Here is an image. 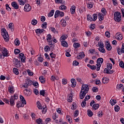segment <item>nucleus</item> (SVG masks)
I'll list each match as a JSON object with an SVG mask.
<instances>
[{
    "mask_svg": "<svg viewBox=\"0 0 124 124\" xmlns=\"http://www.w3.org/2000/svg\"><path fill=\"white\" fill-rule=\"evenodd\" d=\"M31 24L33 25V26H35V25L37 24V20L36 19H33L31 21Z\"/></svg>",
    "mask_w": 124,
    "mask_h": 124,
    "instance_id": "nucleus-45",
    "label": "nucleus"
},
{
    "mask_svg": "<svg viewBox=\"0 0 124 124\" xmlns=\"http://www.w3.org/2000/svg\"><path fill=\"white\" fill-rule=\"evenodd\" d=\"M109 102L110 104L113 106V105H115V104L117 103V100L112 99V100H111Z\"/></svg>",
    "mask_w": 124,
    "mask_h": 124,
    "instance_id": "nucleus-44",
    "label": "nucleus"
},
{
    "mask_svg": "<svg viewBox=\"0 0 124 124\" xmlns=\"http://www.w3.org/2000/svg\"><path fill=\"white\" fill-rule=\"evenodd\" d=\"M68 37V36L67 35H62L60 38V41L61 42H62V41H64L66 38Z\"/></svg>",
    "mask_w": 124,
    "mask_h": 124,
    "instance_id": "nucleus-23",
    "label": "nucleus"
},
{
    "mask_svg": "<svg viewBox=\"0 0 124 124\" xmlns=\"http://www.w3.org/2000/svg\"><path fill=\"white\" fill-rule=\"evenodd\" d=\"M87 21L89 22H93V17L92 16V15L90 14H88L87 16Z\"/></svg>",
    "mask_w": 124,
    "mask_h": 124,
    "instance_id": "nucleus-25",
    "label": "nucleus"
},
{
    "mask_svg": "<svg viewBox=\"0 0 124 124\" xmlns=\"http://www.w3.org/2000/svg\"><path fill=\"white\" fill-rule=\"evenodd\" d=\"M104 16H105L103 15L101 13H99L98 14V18L99 21H100L101 22L102 21H103V20L104 19Z\"/></svg>",
    "mask_w": 124,
    "mask_h": 124,
    "instance_id": "nucleus-18",
    "label": "nucleus"
},
{
    "mask_svg": "<svg viewBox=\"0 0 124 124\" xmlns=\"http://www.w3.org/2000/svg\"><path fill=\"white\" fill-rule=\"evenodd\" d=\"M8 91L11 93H14V87L13 86H10L8 87Z\"/></svg>",
    "mask_w": 124,
    "mask_h": 124,
    "instance_id": "nucleus-29",
    "label": "nucleus"
},
{
    "mask_svg": "<svg viewBox=\"0 0 124 124\" xmlns=\"http://www.w3.org/2000/svg\"><path fill=\"white\" fill-rule=\"evenodd\" d=\"M11 5L15 9H19V4L17 2L14 1L12 3Z\"/></svg>",
    "mask_w": 124,
    "mask_h": 124,
    "instance_id": "nucleus-14",
    "label": "nucleus"
},
{
    "mask_svg": "<svg viewBox=\"0 0 124 124\" xmlns=\"http://www.w3.org/2000/svg\"><path fill=\"white\" fill-rule=\"evenodd\" d=\"M96 70L97 71H99V70H100V67L101 66V64H99V63H97L96 64Z\"/></svg>",
    "mask_w": 124,
    "mask_h": 124,
    "instance_id": "nucleus-52",
    "label": "nucleus"
},
{
    "mask_svg": "<svg viewBox=\"0 0 124 124\" xmlns=\"http://www.w3.org/2000/svg\"><path fill=\"white\" fill-rule=\"evenodd\" d=\"M23 93H24V95L25 96H30L31 94V90H28V89H25L23 91Z\"/></svg>",
    "mask_w": 124,
    "mask_h": 124,
    "instance_id": "nucleus-10",
    "label": "nucleus"
},
{
    "mask_svg": "<svg viewBox=\"0 0 124 124\" xmlns=\"http://www.w3.org/2000/svg\"><path fill=\"white\" fill-rule=\"evenodd\" d=\"M13 62L14 63V64H15V65H17L16 66V67H20V66H21V63H18L20 62H19L18 59L14 58L13 60Z\"/></svg>",
    "mask_w": 124,
    "mask_h": 124,
    "instance_id": "nucleus-9",
    "label": "nucleus"
},
{
    "mask_svg": "<svg viewBox=\"0 0 124 124\" xmlns=\"http://www.w3.org/2000/svg\"><path fill=\"white\" fill-rule=\"evenodd\" d=\"M102 82L103 84H107L109 82V78H103Z\"/></svg>",
    "mask_w": 124,
    "mask_h": 124,
    "instance_id": "nucleus-27",
    "label": "nucleus"
},
{
    "mask_svg": "<svg viewBox=\"0 0 124 124\" xmlns=\"http://www.w3.org/2000/svg\"><path fill=\"white\" fill-rule=\"evenodd\" d=\"M33 85L35 88H38V87H39L38 83L37 82H36V81H35V82L33 83Z\"/></svg>",
    "mask_w": 124,
    "mask_h": 124,
    "instance_id": "nucleus-63",
    "label": "nucleus"
},
{
    "mask_svg": "<svg viewBox=\"0 0 124 124\" xmlns=\"http://www.w3.org/2000/svg\"><path fill=\"white\" fill-rule=\"evenodd\" d=\"M93 4L92 2H89L87 4V7L88 8H89V9H91V8H93Z\"/></svg>",
    "mask_w": 124,
    "mask_h": 124,
    "instance_id": "nucleus-46",
    "label": "nucleus"
},
{
    "mask_svg": "<svg viewBox=\"0 0 124 124\" xmlns=\"http://www.w3.org/2000/svg\"><path fill=\"white\" fill-rule=\"evenodd\" d=\"M92 91L93 93H97V92H98V88L96 87H94L93 88Z\"/></svg>",
    "mask_w": 124,
    "mask_h": 124,
    "instance_id": "nucleus-54",
    "label": "nucleus"
},
{
    "mask_svg": "<svg viewBox=\"0 0 124 124\" xmlns=\"http://www.w3.org/2000/svg\"><path fill=\"white\" fill-rule=\"evenodd\" d=\"M20 50L18 49H15V51H14V53L15 54V55H18V54H19V53H20Z\"/></svg>",
    "mask_w": 124,
    "mask_h": 124,
    "instance_id": "nucleus-62",
    "label": "nucleus"
},
{
    "mask_svg": "<svg viewBox=\"0 0 124 124\" xmlns=\"http://www.w3.org/2000/svg\"><path fill=\"white\" fill-rule=\"evenodd\" d=\"M72 97H73V95H72V93H70L68 95V102H72L73 100Z\"/></svg>",
    "mask_w": 124,
    "mask_h": 124,
    "instance_id": "nucleus-21",
    "label": "nucleus"
},
{
    "mask_svg": "<svg viewBox=\"0 0 124 124\" xmlns=\"http://www.w3.org/2000/svg\"><path fill=\"white\" fill-rule=\"evenodd\" d=\"M59 16H60V17H63V16H64V13H63V12H62L59 10H57L55 12V13L54 15V17L58 18Z\"/></svg>",
    "mask_w": 124,
    "mask_h": 124,
    "instance_id": "nucleus-7",
    "label": "nucleus"
},
{
    "mask_svg": "<svg viewBox=\"0 0 124 124\" xmlns=\"http://www.w3.org/2000/svg\"><path fill=\"white\" fill-rule=\"evenodd\" d=\"M25 104L22 103V102H19L16 104V107L17 108H20V107H24V105Z\"/></svg>",
    "mask_w": 124,
    "mask_h": 124,
    "instance_id": "nucleus-31",
    "label": "nucleus"
},
{
    "mask_svg": "<svg viewBox=\"0 0 124 124\" xmlns=\"http://www.w3.org/2000/svg\"><path fill=\"white\" fill-rule=\"evenodd\" d=\"M107 44H106V47L108 51H110V50H112V46H111V45H110V43H108V42H107Z\"/></svg>",
    "mask_w": 124,
    "mask_h": 124,
    "instance_id": "nucleus-22",
    "label": "nucleus"
},
{
    "mask_svg": "<svg viewBox=\"0 0 124 124\" xmlns=\"http://www.w3.org/2000/svg\"><path fill=\"white\" fill-rule=\"evenodd\" d=\"M49 50H50V47H49V46H45V52H48Z\"/></svg>",
    "mask_w": 124,
    "mask_h": 124,
    "instance_id": "nucleus-59",
    "label": "nucleus"
},
{
    "mask_svg": "<svg viewBox=\"0 0 124 124\" xmlns=\"http://www.w3.org/2000/svg\"><path fill=\"white\" fill-rule=\"evenodd\" d=\"M46 41H47V42H49V45H50V47H52V48H54V47H55V46L53 45V43H52L53 40H52V36L51 35V34H48L46 36Z\"/></svg>",
    "mask_w": 124,
    "mask_h": 124,
    "instance_id": "nucleus-5",
    "label": "nucleus"
},
{
    "mask_svg": "<svg viewBox=\"0 0 124 124\" xmlns=\"http://www.w3.org/2000/svg\"><path fill=\"white\" fill-rule=\"evenodd\" d=\"M60 10H65L66 9V6L64 5H62L59 7Z\"/></svg>",
    "mask_w": 124,
    "mask_h": 124,
    "instance_id": "nucleus-42",
    "label": "nucleus"
},
{
    "mask_svg": "<svg viewBox=\"0 0 124 124\" xmlns=\"http://www.w3.org/2000/svg\"><path fill=\"white\" fill-rule=\"evenodd\" d=\"M103 63V58H99L97 60V63H99V64H102Z\"/></svg>",
    "mask_w": 124,
    "mask_h": 124,
    "instance_id": "nucleus-28",
    "label": "nucleus"
},
{
    "mask_svg": "<svg viewBox=\"0 0 124 124\" xmlns=\"http://www.w3.org/2000/svg\"><path fill=\"white\" fill-rule=\"evenodd\" d=\"M45 93H46V92H45V90H42L40 92V94H41V95H42L43 96H44Z\"/></svg>",
    "mask_w": 124,
    "mask_h": 124,
    "instance_id": "nucleus-60",
    "label": "nucleus"
},
{
    "mask_svg": "<svg viewBox=\"0 0 124 124\" xmlns=\"http://www.w3.org/2000/svg\"><path fill=\"white\" fill-rule=\"evenodd\" d=\"M13 70L15 74H16V75H19V71H18V69H17V68H14Z\"/></svg>",
    "mask_w": 124,
    "mask_h": 124,
    "instance_id": "nucleus-41",
    "label": "nucleus"
},
{
    "mask_svg": "<svg viewBox=\"0 0 124 124\" xmlns=\"http://www.w3.org/2000/svg\"><path fill=\"white\" fill-rule=\"evenodd\" d=\"M119 65L122 68H124V62L123 61H121L119 63Z\"/></svg>",
    "mask_w": 124,
    "mask_h": 124,
    "instance_id": "nucleus-61",
    "label": "nucleus"
},
{
    "mask_svg": "<svg viewBox=\"0 0 124 124\" xmlns=\"http://www.w3.org/2000/svg\"><path fill=\"white\" fill-rule=\"evenodd\" d=\"M54 13H55V10H52L48 14V17H52V16L54 15Z\"/></svg>",
    "mask_w": 124,
    "mask_h": 124,
    "instance_id": "nucleus-38",
    "label": "nucleus"
},
{
    "mask_svg": "<svg viewBox=\"0 0 124 124\" xmlns=\"http://www.w3.org/2000/svg\"><path fill=\"white\" fill-rule=\"evenodd\" d=\"M50 56L51 58V59H56V54L53 52H51L50 54Z\"/></svg>",
    "mask_w": 124,
    "mask_h": 124,
    "instance_id": "nucleus-58",
    "label": "nucleus"
},
{
    "mask_svg": "<svg viewBox=\"0 0 124 124\" xmlns=\"http://www.w3.org/2000/svg\"><path fill=\"white\" fill-rule=\"evenodd\" d=\"M104 73H107V74H112L114 73V70H108L107 68H105L104 70Z\"/></svg>",
    "mask_w": 124,
    "mask_h": 124,
    "instance_id": "nucleus-20",
    "label": "nucleus"
},
{
    "mask_svg": "<svg viewBox=\"0 0 124 124\" xmlns=\"http://www.w3.org/2000/svg\"><path fill=\"white\" fill-rule=\"evenodd\" d=\"M90 53H91L92 54H97V55H98V54L95 52V49H91L89 50Z\"/></svg>",
    "mask_w": 124,
    "mask_h": 124,
    "instance_id": "nucleus-47",
    "label": "nucleus"
},
{
    "mask_svg": "<svg viewBox=\"0 0 124 124\" xmlns=\"http://www.w3.org/2000/svg\"><path fill=\"white\" fill-rule=\"evenodd\" d=\"M61 24L62 27H66V21L63 19L61 20Z\"/></svg>",
    "mask_w": 124,
    "mask_h": 124,
    "instance_id": "nucleus-24",
    "label": "nucleus"
},
{
    "mask_svg": "<svg viewBox=\"0 0 124 124\" xmlns=\"http://www.w3.org/2000/svg\"><path fill=\"white\" fill-rule=\"evenodd\" d=\"M73 46L74 47V48H78L79 47H80V44L78 43H75L73 45Z\"/></svg>",
    "mask_w": 124,
    "mask_h": 124,
    "instance_id": "nucleus-53",
    "label": "nucleus"
},
{
    "mask_svg": "<svg viewBox=\"0 0 124 124\" xmlns=\"http://www.w3.org/2000/svg\"><path fill=\"white\" fill-rule=\"evenodd\" d=\"M117 51L118 55H121L122 54V52H121L122 51V48L118 46L117 48Z\"/></svg>",
    "mask_w": 124,
    "mask_h": 124,
    "instance_id": "nucleus-55",
    "label": "nucleus"
},
{
    "mask_svg": "<svg viewBox=\"0 0 124 124\" xmlns=\"http://www.w3.org/2000/svg\"><path fill=\"white\" fill-rule=\"evenodd\" d=\"M31 10V7L29 4H26L24 6V11L25 12H30Z\"/></svg>",
    "mask_w": 124,
    "mask_h": 124,
    "instance_id": "nucleus-8",
    "label": "nucleus"
},
{
    "mask_svg": "<svg viewBox=\"0 0 124 124\" xmlns=\"http://www.w3.org/2000/svg\"><path fill=\"white\" fill-rule=\"evenodd\" d=\"M112 64L111 63L108 64L107 66V69L108 70H111V69H112Z\"/></svg>",
    "mask_w": 124,
    "mask_h": 124,
    "instance_id": "nucleus-56",
    "label": "nucleus"
},
{
    "mask_svg": "<svg viewBox=\"0 0 124 124\" xmlns=\"http://www.w3.org/2000/svg\"><path fill=\"white\" fill-rule=\"evenodd\" d=\"M42 119H41V118H39L36 120V123H37V124H42Z\"/></svg>",
    "mask_w": 124,
    "mask_h": 124,
    "instance_id": "nucleus-50",
    "label": "nucleus"
},
{
    "mask_svg": "<svg viewBox=\"0 0 124 124\" xmlns=\"http://www.w3.org/2000/svg\"><path fill=\"white\" fill-rule=\"evenodd\" d=\"M101 12H102L103 15H106V14L107 13V12L106 11V9L103 8L101 10Z\"/></svg>",
    "mask_w": 124,
    "mask_h": 124,
    "instance_id": "nucleus-51",
    "label": "nucleus"
},
{
    "mask_svg": "<svg viewBox=\"0 0 124 124\" xmlns=\"http://www.w3.org/2000/svg\"><path fill=\"white\" fill-rule=\"evenodd\" d=\"M62 42V45L63 47H68V44L66 41H63Z\"/></svg>",
    "mask_w": 124,
    "mask_h": 124,
    "instance_id": "nucleus-36",
    "label": "nucleus"
},
{
    "mask_svg": "<svg viewBox=\"0 0 124 124\" xmlns=\"http://www.w3.org/2000/svg\"><path fill=\"white\" fill-rule=\"evenodd\" d=\"M37 107L38 108V109H42V106H41V104L39 101L37 102Z\"/></svg>",
    "mask_w": 124,
    "mask_h": 124,
    "instance_id": "nucleus-43",
    "label": "nucleus"
},
{
    "mask_svg": "<svg viewBox=\"0 0 124 124\" xmlns=\"http://www.w3.org/2000/svg\"><path fill=\"white\" fill-rule=\"evenodd\" d=\"M14 42L16 46H19L20 45V41L18 39H16Z\"/></svg>",
    "mask_w": 124,
    "mask_h": 124,
    "instance_id": "nucleus-37",
    "label": "nucleus"
},
{
    "mask_svg": "<svg viewBox=\"0 0 124 124\" xmlns=\"http://www.w3.org/2000/svg\"><path fill=\"white\" fill-rule=\"evenodd\" d=\"M0 51L2 54H0V57L1 59L4 58V57H8V50L4 47H0Z\"/></svg>",
    "mask_w": 124,
    "mask_h": 124,
    "instance_id": "nucleus-1",
    "label": "nucleus"
},
{
    "mask_svg": "<svg viewBox=\"0 0 124 124\" xmlns=\"http://www.w3.org/2000/svg\"><path fill=\"white\" fill-rule=\"evenodd\" d=\"M98 50L101 53H104V54L106 53V51L105 50V49L103 47H99L98 48Z\"/></svg>",
    "mask_w": 124,
    "mask_h": 124,
    "instance_id": "nucleus-35",
    "label": "nucleus"
},
{
    "mask_svg": "<svg viewBox=\"0 0 124 124\" xmlns=\"http://www.w3.org/2000/svg\"><path fill=\"white\" fill-rule=\"evenodd\" d=\"M115 38L118 40H122L123 39V35L121 33H117L115 35Z\"/></svg>",
    "mask_w": 124,
    "mask_h": 124,
    "instance_id": "nucleus-13",
    "label": "nucleus"
},
{
    "mask_svg": "<svg viewBox=\"0 0 124 124\" xmlns=\"http://www.w3.org/2000/svg\"><path fill=\"white\" fill-rule=\"evenodd\" d=\"M45 31V30H44V29H37L35 31L36 33H42V32H43V31Z\"/></svg>",
    "mask_w": 124,
    "mask_h": 124,
    "instance_id": "nucleus-34",
    "label": "nucleus"
},
{
    "mask_svg": "<svg viewBox=\"0 0 124 124\" xmlns=\"http://www.w3.org/2000/svg\"><path fill=\"white\" fill-rule=\"evenodd\" d=\"M114 110L115 112H119V111H120V107L117 105H115L114 107Z\"/></svg>",
    "mask_w": 124,
    "mask_h": 124,
    "instance_id": "nucleus-49",
    "label": "nucleus"
},
{
    "mask_svg": "<svg viewBox=\"0 0 124 124\" xmlns=\"http://www.w3.org/2000/svg\"><path fill=\"white\" fill-rule=\"evenodd\" d=\"M86 94L87 93L80 91V92L79 93V98L80 99H83L85 96H86Z\"/></svg>",
    "mask_w": 124,
    "mask_h": 124,
    "instance_id": "nucleus-15",
    "label": "nucleus"
},
{
    "mask_svg": "<svg viewBox=\"0 0 124 124\" xmlns=\"http://www.w3.org/2000/svg\"><path fill=\"white\" fill-rule=\"evenodd\" d=\"M39 80L41 82V83H42V84H45V78H44V77L43 76H40L39 77Z\"/></svg>",
    "mask_w": 124,
    "mask_h": 124,
    "instance_id": "nucleus-26",
    "label": "nucleus"
},
{
    "mask_svg": "<svg viewBox=\"0 0 124 124\" xmlns=\"http://www.w3.org/2000/svg\"><path fill=\"white\" fill-rule=\"evenodd\" d=\"M92 107H93V109H94V110H97V109H98V108H99V104H95L92 106Z\"/></svg>",
    "mask_w": 124,
    "mask_h": 124,
    "instance_id": "nucleus-33",
    "label": "nucleus"
},
{
    "mask_svg": "<svg viewBox=\"0 0 124 124\" xmlns=\"http://www.w3.org/2000/svg\"><path fill=\"white\" fill-rule=\"evenodd\" d=\"M87 115L89 116V117H93V113L91 109H88L87 110Z\"/></svg>",
    "mask_w": 124,
    "mask_h": 124,
    "instance_id": "nucleus-30",
    "label": "nucleus"
},
{
    "mask_svg": "<svg viewBox=\"0 0 124 124\" xmlns=\"http://www.w3.org/2000/svg\"><path fill=\"white\" fill-rule=\"evenodd\" d=\"M1 33L4 41H6V42H8V41H9V36L8 35V33L6 31V30H5V29L1 30Z\"/></svg>",
    "mask_w": 124,
    "mask_h": 124,
    "instance_id": "nucleus-2",
    "label": "nucleus"
},
{
    "mask_svg": "<svg viewBox=\"0 0 124 124\" xmlns=\"http://www.w3.org/2000/svg\"><path fill=\"white\" fill-rule=\"evenodd\" d=\"M56 111L58 114H60V115H62V108H56Z\"/></svg>",
    "mask_w": 124,
    "mask_h": 124,
    "instance_id": "nucleus-57",
    "label": "nucleus"
},
{
    "mask_svg": "<svg viewBox=\"0 0 124 124\" xmlns=\"http://www.w3.org/2000/svg\"><path fill=\"white\" fill-rule=\"evenodd\" d=\"M66 119L69 122V123H70V124H71V123H72V119L71 118V117H70V116L67 115Z\"/></svg>",
    "mask_w": 124,
    "mask_h": 124,
    "instance_id": "nucleus-40",
    "label": "nucleus"
},
{
    "mask_svg": "<svg viewBox=\"0 0 124 124\" xmlns=\"http://www.w3.org/2000/svg\"><path fill=\"white\" fill-rule=\"evenodd\" d=\"M19 56L22 62H26V57H25V55L23 53H20L19 54Z\"/></svg>",
    "mask_w": 124,
    "mask_h": 124,
    "instance_id": "nucleus-11",
    "label": "nucleus"
},
{
    "mask_svg": "<svg viewBox=\"0 0 124 124\" xmlns=\"http://www.w3.org/2000/svg\"><path fill=\"white\" fill-rule=\"evenodd\" d=\"M76 10V6L73 5L71 7L70 11H71V14H75Z\"/></svg>",
    "mask_w": 124,
    "mask_h": 124,
    "instance_id": "nucleus-16",
    "label": "nucleus"
},
{
    "mask_svg": "<svg viewBox=\"0 0 124 124\" xmlns=\"http://www.w3.org/2000/svg\"><path fill=\"white\" fill-rule=\"evenodd\" d=\"M121 53H123V54H124V44H122V46L121 47Z\"/></svg>",
    "mask_w": 124,
    "mask_h": 124,
    "instance_id": "nucleus-64",
    "label": "nucleus"
},
{
    "mask_svg": "<svg viewBox=\"0 0 124 124\" xmlns=\"http://www.w3.org/2000/svg\"><path fill=\"white\" fill-rule=\"evenodd\" d=\"M93 22H95V21H96V20L97 19V15L96 14H94L93 15Z\"/></svg>",
    "mask_w": 124,
    "mask_h": 124,
    "instance_id": "nucleus-39",
    "label": "nucleus"
},
{
    "mask_svg": "<svg viewBox=\"0 0 124 124\" xmlns=\"http://www.w3.org/2000/svg\"><path fill=\"white\" fill-rule=\"evenodd\" d=\"M71 82L72 83L71 87L72 88H75L76 87V80L74 78H72Z\"/></svg>",
    "mask_w": 124,
    "mask_h": 124,
    "instance_id": "nucleus-17",
    "label": "nucleus"
},
{
    "mask_svg": "<svg viewBox=\"0 0 124 124\" xmlns=\"http://www.w3.org/2000/svg\"><path fill=\"white\" fill-rule=\"evenodd\" d=\"M20 99L22 103H23V104H24L25 105L27 104V102L26 101V100L25 99V98L24 97V96H23V95H20Z\"/></svg>",
    "mask_w": 124,
    "mask_h": 124,
    "instance_id": "nucleus-19",
    "label": "nucleus"
},
{
    "mask_svg": "<svg viewBox=\"0 0 124 124\" xmlns=\"http://www.w3.org/2000/svg\"><path fill=\"white\" fill-rule=\"evenodd\" d=\"M18 99V95L15 94L14 96H12L10 98V103L11 106H14L15 105V100Z\"/></svg>",
    "mask_w": 124,
    "mask_h": 124,
    "instance_id": "nucleus-4",
    "label": "nucleus"
},
{
    "mask_svg": "<svg viewBox=\"0 0 124 124\" xmlns=\"http://www.w3.org/2000/svg\"><path fill=\"white\" fill-rule=\"evenodd\" d=\"M27 72L29 76H32V75H33V72L31 71V70L30 69H28Z\"/></svg>",
    "mask_w": 124,
    "mask_h": 124,
    "instance_id": "nucleus-48",
    "label": "nucleus"
},
{
    "mask_svg": "<svg viewBox=\"0 0 124 124\" xmlns=\"http://www.w3.org/2000/svg\"><path fill=\"white\" fill-rule=\"evenodd\" d=\"M114 19L115 22H121L122 21V15L120 12H116L114 14Z\"/></svg>",
    "mask_w": 124,
    "mask_h": 124,
    "instance_id": "nucleus-3",
    "label": "nucleus"
},
{
    "mask_svg": "<svg viewBox=\"0 0 124 124\" xmlns=\"http://www.w3.org/2000/svg\"><path fill=\"white\" fill-rule=\"evenodd\" d=\"M89 89H90L89 88V85L87 84H83L81 87V91L88 93H89Z\"/></svg>",
    "mask_w": 124,
    "mask_h": 124,
    "instance_id": "nucleus-6",
    "label": "nucleus"
},
{
    "mask_svg": "<svg viewBox=\"0 0 124 124\" xmlns=\"http://www.w3.org/2000/svg\"><path fill=\"white\" fill-rule=\"evenodd\" d=\"M58 116L56 113H54L52 115V119L53 121H56V123H59V119H58Z\"/></svg>",
    "mask_w": 124,
    "mask_h": 124,
    "instance_id": "nucleus-12",
    "label": "nucleus"
},
{
    "mask_svg": "<svg viewBox=\"0 0 124 124\" xmlns=\"http://www.w3.org/2000/svg\"><path fill=\"white\" fill-rule=\"evenodd\" d=\"M84 57H85V54H84L83 53H81L80 54L77 56V59L78 60H82Z\"/></svg>",
    "mask_w": 124,
    "mask_h": 124,
    "instance_id": "nucleus-32",
    "label": "nucleus"
}]
</instances>
